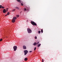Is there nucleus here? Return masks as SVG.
Masks as SVG:
<instances>
[{"label": "nucleus", "instance_id": "1", "mask_svg": "<svg viewBox=\"0 0 62 62\" xmlns=\"http://www.w3.org/2000/svg\"><path fill=\"white\" fill-rule=\"evenodd\" d=\"M27 31L28 33H32V30L29 28H28L27 29Z\"/></svg>", "mask_w": 62, "mask_h": 62}, {"label": "nucleus", "instance_id": "2", "mask_svg": "<svg viewBox=\"0 0 62 62\" xmlns=\"http://www.w3.org/2000/svg\"><path fill=\"white\" fill-rule=\"evenodd\" d=\"M31 23L32 25H35V26L37 25V24L36 23L34 22L31 21Z\"/></svg>", "mask_w": 62, "mask_h": 62}, {"label": "nucleus", "instance_id": "3", "mask_svg": "<svg viewBox=\"0 0 62 62\" xmlns=\"http://www.w3.org/2000/svg\"><path fill=\"white\" fill-rule=\"evenodd\" d=\"M14 49V51H16L17 50V47L16 46H14L13 47Z\"/></svg>", "mask_w": 62, "mask_h": 62}, {"label": "nucleus", "instance_id": "4", "mask_svg": "<svg viewBox=\"0 0 62 62\" xmlns=\"http://www.w3.org/2000/svg\"><path fill=\"white\" fill-rule=\"evenodd\" d=\"M24 55H26V54H27L28 53V51L27 50H25L24 51Z\"/></svg>", "mask_w": 62, "mask_h": 62}, {"label": "nucleus", "instance_id": "5", "mask_svg": "<svg viewBox=\"0 0 62 62\" xmlns=\"http://www.w3.org/2000/svg\"><path fill=\"white\" fill-rule=\"evenodd\" d=\"M3 12L4 13H5L6 12H7V11L6 10V9H4L3 10Z\"/></svg>", "mask_w": 62, "mask_h": 62}, {"label": "nucleus", "instance_id": "6", "mask_svg": "<svg viewBox=\"0 0 62 62\" xmlns=\"http://www.w3.org/2000/svg\"><path fill=\"white\" fill-rule=\"evenodd\" d=\"M15 21H16L15 20H14V19H13L12 20V22L13 23H15Z\"/></svg>", "mask_w": 62, "mask_h": 62}, {"label": "nucleus", "instance_id": "7", "mask_svg": "<svg viewBox=\"0 0 62 62\" xmlns=\"http://www.w3.org/2000/svg\"><path fill=\"white\" fill-rule=\"evenodd\" d=\"M23 49H26V46H23Z\"/></svg>", "mask_w": 62, "mask_h": 62}, {"label": "nucleus", "instance_id": "8", "mask_svg": "<svg viewBox=\"0 0 62 62\" xmlns=\"http://www.w3.org/2000/svg\"><path fill=\"white\" fill-rule=\"evenodd\" d=\"M13 19H14L15 20L17 19V17H14L13 18Z\"/></svg>", "mask_w": 62, "mask_h": 62}, {"label": "nucleus", "instance_id": "9", "mask_svg": "<svg viewBox=\"0 0 62 62\" xmlns=\"http://www.w3.org/2000/svg\"><path fill=\"white\" fill-rule=\"evenodd\" d=\"M15 8H16V9H17L19 10V8L18 7H16Z\"/></svg>", "mask_w": 62, "mask_h": 62}, {"label": "nucleus", "instance_id": "10", "mask_svg": "<svg viewBox=\"0 0 62 62\" xmlns=\"http://www.w3.org/2000/svg\"><path fill=\"white\" fill-rule=\"evenodd\" d=\"M28 60V58H26L24 59V60L25 61H27V60Z\"/></svg>", "mask_w": 62, "mask_h": 62}, {"label": "nucleus", "instance_id": "11", "mask_svg": "<svg viewBox=\"0 0 62 62\" xmlns=\"http://www.w3.org/2000/svg\"><path fill=\"white\" fill-rule=\"evenodd\" d=\"M17 1L19 2V3H21V0H17Z\"/></svg>", "mask_w": 62, "mask_h": 62}, {"label": "nucleus", "instance_id": "12", "mask_svg": "<svg viewBox=\"0 0 62 62\" xmlns=\"http://www.w3.org/2000/svg\"><path fill=\"white\" fill-rule=\"evenodd\" d=\"M33 45L34 46H36V42H35L33 44Z\"/></svg>", "mask_w": 62, "mask_h": 62}, {"label": "nucleus", "instance_id": "13", "mask_svg": "<svg viewBox=\"0 0 62 62\" xmlns=\"http://www.w3.org/2000/svg\"><path fill=\"white\" fill-rule=\"evenodd\" d=\"M41 45V44H38L37 46L38 47H40V46Z\"/></svg>", "mask_w": 62, "mask_h": 62}, {"label": "nucleus", "instance_id": "14", "mask_svg": "<svg viewBox=\"0 0 62 62\" xmlns=\"http://www.w3.org/2000/svg\"><path fill=\"white\" fill-rule=\"evenodd\" d=\"M39 42H38L37 43H36V45H38V44H39Z\"/></svg>", "mask_w": 62, "mask_h": 62}, {"label": "nucleus", "instance_id": "15", "mask_svg": "<svg viewBox=\"0 0 62 62\" xmlns=\"http://www.w3.org/2000/svg\"><path fill=\"white\" fill-rule=\"evenodd\" d=\"M15 10H16V9H13V10L12 11V12L14 11H15Z\"/></svg>", "mask_w": 62, "mask_h": 62}, {"label": "nucleus", "instance_id": "16", "mask_svg": "<svg viewBox=\"0 0 62 62\" xmlns=\"http://www.w3.org/2000/svg\"><path fill=\"white\" fill-rule=\"evenodd\" d=\"M16 17L17 18H18V17H19V15H16Z\"/></svg>", "mask_w": 62, "mask_h": 62}, {"label": "nucleus", "instance_id": "17", "mask_svg": "<svg viewBox=\"0 0 62 62\" xmlns=\"http://www.w3.org/2000/svg\"><path fill=\"white\" fill-rule=\"evenodd\" d=\"M9 14H10L9 12H8L7 13V14L8 15H9Z\"/></svg>", "mask_w": 62, "mask_h": 62}, {"label": "nucleus", "instance_id": "18", "mask_svg": "<svg viewBox=\"0 0 62 62\" xmlns=\"http://www.w3.org/2000/svg\"><path fill=\"white\" fill-rule=\"evenodd\" d=\"M41 32L42 33H43V30L42 29L41 30Z\"/></svg>", "mask_w": 62, "mask_h": 62}, {"label": "nucleus", "instance_id": "19", "mask_svg": "<svg viewBox=\"0 0 62 62\" xmlns=\"http://www.w3.org/2000/svg\"><path fill=\"white\" fill-rule=\"evenodd\" d=\"M38 33L39 34H40V31H39L38 32Z\"/></svg>", "mask_w": 62, "mask_h": 62}, {"label": "nucleus", "instance_id": "20", "mask_svg": "<svg viewBox=\"0 0 62 62\" xmlns=\"http://www.w3.org/2000/svg\"><path fill=\"white\" fill-rule=\"evenodd\" d=\"M2 5H0V8H2Z\"/></svg>", "mask_w": 62, "mask_h": 62}, {"label": "nucleus", "instance_id": "21", "mask_svg": "<svg viewBox=\"0 0 62 62\" xmlns=\"http://www.w3.org/2000/svg\"><path fill=\"white\" fill-rule=\"evenodd\" d=\"M24 10H25V11H26V8L24 9Z\"/></svg>", "mask_w": 62, "mask_h": 62}, {"label": "nucleus", "instance_id": "22", "mask_svg": "<svg viewBox=\"0 0 62 62\" xmlns=\"http://www.w3.org/2000/svg\"><path fill=\"white\" fill-rule=\"evenodd\" d=\"M1 8H3V9H4V7L2 6Z\"/></svg>", "mask_w": 62, "mask_h": 62}, {"label": "nucleus", "instance_id": "23", "mask_svg": "<svg viewBox=\"0 0 62 62\" xmlns=\"http://www.w3.org/2000/svg\"><path fill=\"white\" fill-rule=\"evenodd\" d=\"M2 40V39H0V41H1Z\"/></svg>", "mask_w": 62, "mask_h": 62}, {"label": "nucleus", "instance_id": "24", "mask_svg": "<svg viewBox=\"0 0 62 62\" xmlns=\"http://www.w3.org/2000/svg\"><path fill=\"white\" fill-rule=\"evenodd\" d=\"M36 47H35L34 48V51H35V50H36Z\"/></svg>", "mask_w": 62, "mask_h": 62}, {"label": "nucleus", "instance_id": "25", "mask_svg": "<svg viewBox=\"0 0 62 62\" xmlns=\"http://www.w3.org/2000/svg\"><path fill=\"white\" fill-rule=\"evenodd\" d=\"M21 6H23V4L22 3H21Z\"/></svg>", "mask_w": 62, "mask_h": 62}, {"label": "nucleus", "instance_id": "26", "mask_svg": "<svg viewBox=\"0 0 62 62\" xmlns=\"http://www.w3.org/2000/svg\"><path fill=\"white\" fill-rule=\"evenodd\" d=\"M31 52H32V51H30L29 52V53H31Z\"/></svg>", "mask_w": 62, "mask_h": 62}, {"label": "nucleus", "instance_id": "27", "mask_svg": "<svg viewBox=\"0 0 62 62\" xmlns=\"http://www.w3.org/2000/svg\"><path fill=\"white\" fill-rule=\"evenodd\" d=\"M35 39H37V37H36V36L35 37Z\"/></svg>", "mask_w": 62, "mask_h": 62}, {"label": "nucleus", "instance_id": "28", "mask_svg": "<svg viewBox=\"0 0 62 62\" xmlns=\"http://www.w3.org/2000/svg\"><path fill=\"white\" fill-rule=\"evenodd\" d=\"M8 16V15L7 14H6L5 15V16Z\"/></svg>", "mask_w": 62, "mask_h": 62}, {"label": "nucleus", "instance_id": "29", "mask_svg": "<svg viewBox=\"0 0 62 62\" xmlns=\"http://www.w3.org/2000/svg\"><path fill=\"white\" fill-rule=\"evenodd\" d=\"M42 62H43V59H42Z\"/></svg>", "mask_w": 62, "mask_h": 62}, {"label": "nucleus", "instance_id": "30", "mask_svg": "<svg viewBox=\"0 0 62 62\" xmlns=\"http://www.w3.org/2000/svg\"><path fill=\"white\" fill-rule=\"evenodd\" d=\"M6 9H7V10H8V8H7Z\"/></svg>", "mask_w": 62, "mask_h": 62}, {"label": "nucleus", "instance_id": "31", "mask_svg": "<svg viewBox=\"0 0 62 62\" xmlns=\"http://www.w3.org/2000/svg\"><path fill=\"white\" fill-rule=\"evenodd\" d=\"M7 11H8V10H7Z\"/></svg>", "mask_w": 62, "mask_h": 62}, {"label": "nucleus", "instance_id": "32", "mask_svg": "<svg viewBox=\"0 0 62 62\" xmlns=\"http://www.w3.org/2000/svg\"><path fill=\"white\" fill-rule=\"evenodd\" d=\"M27 22H28V20H27Z\"/></svg>", "mask_w": 62, "mask_h": 62}, {"label": "nucleus", "instance_id": "33", "mask_svg": "<svg viewBox=\"0 0 62 62\" xmlns=\"http://www.w3.org/2000/svg\"><path fill=\"white\" fill-rule=\"evenodd\" d=\"M21 12H22V11H21Z\"/></svg>", "mask_w": 62, "mask_h": 62}, {"label": "nucleus", "instance_id": "34", "mask_svg": "<svg viewBox=\"0 0 62 62\" xmlns=\"http://www.w3.org/2000/svg\"><path fill=\"white\" fill-rule=\"evenodd\" d=\"M7 38H8V37H7Z\"/></svg>", "mask_w": 62, "mask_h": 62}]
</instances>
